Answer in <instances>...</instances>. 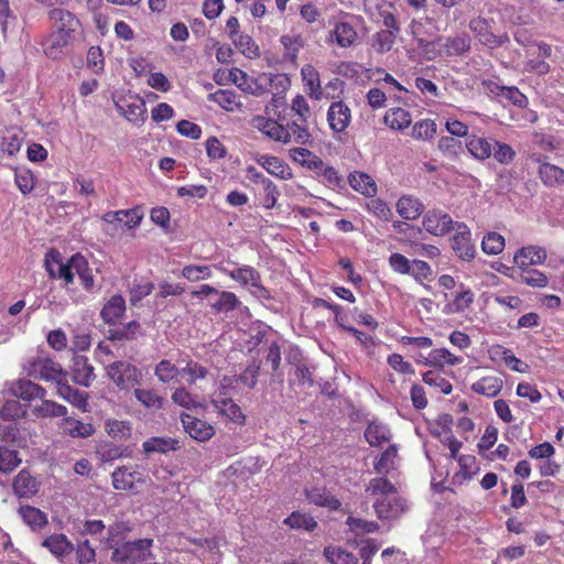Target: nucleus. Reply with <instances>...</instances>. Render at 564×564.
<instances>
[{
	"mask_svg": "<svg viewBox=\"0 0 564 564\" xmlns=\"http://www.w3.org/2000/svg\"><path fill=\"white\" fill-rule=\"evenodd\" d=\"M365 491L375 498L373 508L379 519H398L408 510L406 500L399 496L395 486L386 477L372 478Z\"/></svg>",
	"mask_w": 564,
	"mask_h": 564,
	"instance_id": "1",
	"label": "nucleus"
},
{
	"mask_svg": "<svg viewBox=\"0 0 564 564\" xmlns=\"http://www.w3.org/2000/svg\"><path fill=\"white\" fill-rule=\"evenodd\" d=\"M220 270L234 281L238 282L241 286H249L250 293L257 299L261 301L271 300L270 291L262 285L261 274L254 268L250 265H242L232 270H228L226 268H221Z\"/></svg>",
	"mask_w": 564,
	"mask_h": 564,
	"instance_id": "2",
	"label": "nucleus"
},
{
	"mask_svg": "<svg viewBox=\"0 0 564 564\" xmlns=\"http://www.w3.org/2000/svg\"><path fill=\"white\" fill-rule=\"evenodd\" d=\"M108 378L120 389L130 390L141 384V370L126 360L113 361L107 366Z\"/></svg>",
	"mask_w": 564,
	"mask_h": 564,
	"instance_id": "3",
	"label": "nucleus"
},
{
	"mask_svg": "<svg viewBox=\"0 0 564 564\" xmlns=\"http://www.w3.org/2000/svg\"><path fill=\"white\" fill-rule=\"evenodd\" d=\"M152 539H139L123 543L115 549L111 554L112 562L116 563H139L152 557Z\"/></svg>",
	"mask_w": 564,
	"mask_h": 564,
	"instance_id": "4",
	"label": "nucleus"
},
{
	"mask_svg": "<svg viewBox=\"0 0 564 564\" xmlns=\"http://www.w3.org/2000/svg\"><path fill=\"white\" fill-rule=\"evenodd\" d=\"M28 373L34 379L53 381L56 384L68 376L58 362L43 357H37L30 362Z\"/></svg>",
	"mask_w": 564,
	"mask_h": 564,
	"instance_id": "5",
	"label": "nucleus"
},
{
	"mask_svg": "<svg viewBox=\"0 0 564 564\" xmlns=\"http://www.w3.org/2000/svg\"><path fill=\"white\" fill-rule=\"evenodd\" d=\"M456 232L451 239L452 249L463 261H471L476 256V247L471 241V232L466 224L456 223Z\"/></svg>",
	"mask_w": 564,
	"mask_h": 564,
	"instance_id": "6",
	"label": "nucleus"
},
{
	"mask_svg": "<svg viewBox=\"0 0 564 564\" xmlns=\"http://www.w3.org/2000/svg\"><path fill=\"white\" fill-rule=\"evenodd\" d=\"M45 268L50 278L63 280L66 285L73 283L76 274L73 268V256L64 263L61 253L52 250L45 257Z\"/></svg>",
	"mask_w": 564,
	"mask_h": 564,
	"instance_id": "7",
	"label": "nucleus"
},
{
	"mask_svg": "<svg viewBox=\"0 0 564 564\" xmlns=\"http://www.w3.org/2000/svg\"><path fill=\"white\" fill-rule=\"evenodd\" d=\"M469 29L471 32L477 36L479 42L494 50L497 47L502 46L505 43L509 41V37L507 34L503 35H496L491 32V28L489 25V22L480 17L474 18L469 22Z\"/></svg>",
	"mask_w": 564,
	"mask_h": 564,
	"instance_id": "8",
	"label": "nucleus"
},
{
	"mask_svg": "<svg viewBox=\"0 0 564 564\" xmlns=\"http://www.w3.org/2000/svg\"><path fill=\"white\" fill-rule=\"evenodd\" d=\"M456 223L447 213L432 209L424 215L422 224L427 232L434 236H444L455 229Z\"/></svg>",
	"mask_w": 564,
	"mask_h": 564,
	"instance_id": "9",
	"label": "nucleus"
},
{
	"mask_svg": "<svg viewBox=\"0 0 564 564\" xmlns=\"http://www.w3.org/2000/svg\"><path fill=\"white\" fill-rule=\"evenodd\" d=\"M144 469L135 465L134 467L121 466L111 474L112 486L117 490H131L134 482H144Z\"/></svg>",
	"mask_w": 564,
	"mask_h": 564,
	"instance_id": "10",
	"label": "nucleus"
},
{
	"mask_svg": "<svg viewBox=\"0 0 564 564\" xmlns=\"http://www.w3.org/2000/svg\"><path fill=\"white\" fill-rule=\"evenodd\" d=\"M181 422L185 432L198 442H206L215 434V430L210 424L191 414L183 413L181 415Z\"/></svg>",
	"mask_w": 564,
	"mask_h": 564,
	"instance_id": "11",
	"label": "nucleus"
},
{
	"mask_svg": "<svg viewBox=\"0 0 564 564\" xmlns=\"http://www.w3.org/2000/svg\"><path fill=\"white\" fill-rule=\"evenodd\" d=\"M50 20L56 28V33L73 37V34L79 29V20L69 11L55 8L48 12Z\"/></svg>",
	"mask_w": 564,
	"mask_h": 564,
	"instance_id": "12",
	"label": "nucleus"
},
{
	"mask_svg": "<svg viewBox=\"0 0 564 564\" xmlns=\"http://www.w3.org/2000/svg\"><path fill=\"white\" fill-rule=\"evenodd\" d=\"M350 109L343 101L332 102L327 111V121L335 132H343L350 123Z\"/></svg>",
	"mask_w": 564,
	"mask_h": 564,
	"instance_id": "13",
	"label": "nucleus"
},
{
	"mask_svg": "<svg viewBox=\"0 0 564 564\" xmlns=\"http://www.w3.org/2000/svg\"><path fill=\"white\" fill-rule=\"evenodd\" d=\"M56 393L58 397L69 402L83 412L87 411L88 408V393L80 391L68 384L67 378L58 381L56 384Z\"/></svg>",
	"mask_w": 564,
	"mask_h": 564,
	"instance_id": "14",
	"label": "nucleus"
},
{
	"mask_svg": "<svg viewBox=\"0 0 564 564\" xmlns=\"http://www.w3.org/2000/svg\"><path fill=\"white\" fill-rule=\"evenodd\" d=\"M256 162L265 169L268 173L281 180H291L293 177L291 167L278 156L260 154L257 155Z\"/></svg>",
	"mask_w": 564,
	"mask_h": 564,
	"instance_id": "15",
	"label": "nucleus"
},
{
	"mask_svg": "<svg viewBox=\"0 0 564 564\" xmlns=\"http://www.w3.org/2000/svg\"><path fill=\"white\" fill-rule=\"evenodd\" d=\"M11 391L14 397L23 401H32L35 399L43 400L46 395V390L31 380H18L12 383Z\"/></svg>",
	"mask_w": 564,
	"mask_h": 564,
	"instance_id": "16",
	"label": "nucleus"
},
{
	"mask_svg": "<svg viewBox=\"0 0 564 564\" xmlns=\"http://www.w3.org/2000/svg\"><path fill=\"white\" fill-rule=\"evenodd\" d=\"M546 259V251L536 246H528L519 249L514 254V263L521 268H531L541 264Z\"/></svg>",
	"mask_w": 564,
	"mask_h": 564,
	"instance_id": "17",
	"label": "nucleus"
},
{
	"mask_svg": "<svg viewBox=\"0 0 564 564\" xmlns=\"http://www.w3.org/2000/svg\"><path fill=\"white\" fill-rule=\"evenodd\" d=\"M494 140L492 138H481L473 134L466 140V149L476 160L485 161L492 154Z\"/></svg>",
	"mask_w": 564,
	"mask_h": 564,
	"instance_id": "18",
	"label": "nucleus"
},
{
	"mask_svg": "<svg viewBox=\"0 0 564 564\" xmlns=\"http://www.w3.org/2000/svg\"><path fill=\"white\" fill-rule=\"evenodd\" d=\"M72 372L73 381L84 387H89L95 378L94 367L88 364V359L84 356L74 357Z\"/></svg>",
	"mask_w": 564,
	"mask_h": 564,
	"instance_id": "19",
	"label": "nucleus"
},
{
	"mask_svg": "<svg viewBox=\"0 0 564 564\" xmlns=\"http://www.w3.org/2000/svg\"><path fill=\"white\" fill-rule=\"evenodd\" d=\"M42 546L56 557H64L74 551V544L63 533H55L44 539Z\"/></svg>",
	"mask_w": 564,
	"mask_h": 564,
	"instance_id": "20",
	"label": "nucleus"
},
{
	"mask_svg": "<svg viewBox=\"0 0 564 564\" xmlns=\"http://www.w3.org/2000/svg\"><path fill=\"white\" fill-rule=\"evenodd\" d=\"M424 210L422 202L413 196L404 195L399 198L397 203L398 214L406 220H414L419 218Z\"/></svg>",
	"mask_w": 564,
	"mask_h": 564,
	"instance_id": "21",
	"label": "nucleus"
},
{
	"mask_svg": "<svg viewBox=\"0 0 564 564\" xmlns=\"http://www.w3.org/2000/svg\"><path fill=\"white\" fill-rule=\"evenodd\" d=\"M365 438L370 446H381L391 440V432L388 425L372 421L365 430Z\"/></svg>",
	"mask_w": 564,
	"mask_h": 564,
	"instance_id": "22",
	"label": "nucleus"
},
{
	"mask_svg": "<svg viewBox=\"0 0 564 564\" xmlns=\"http://www.w3.org/2000/svg\"><path fill=\"white\" fill-rule=\"evenodd\" d=\"M13 490L20 498H30L37 492V482L26 470H21L13 481Z\"/></svg>",
	"mask_w": 564,
	"mask_h": 564,
	"instance_id": "23",
	"label": "nucleus"
},
{
	"mask_svg": "<svg viewBox=\"0 0 564 564\" xmlns=\"http://www.w3.org/2000/svg\"><path fill=\"white\" fill-rule=\"evenodd\" d=\"M126 303L121 295L112 296L102 307L100 315L107 324H116L124 314Z\"/></svg>",
	"mask_w": 564,
	"mask_h": 564,
	"instance_id": "24",
	"label": "nucleus"
},
{
	"mask_svg": "<svg viewBox=\"0 0 564 564\" xmlns=\"http://www.w3.org/2000/svg\"><path fill=\"white\" fill-rule=\"evenodd\" d=\"M502 379L497 376H487L471 384L475 393L482 394L488 398L496 397L502 389Z\"/></svg>",
	"mask_w": 564,
	"mask_h": 564,
	"instance_id": "25",
	"label": "nucleus"
},
{
	"mask_svg": "<svg viewBox=\"0 0 564 564\" xmlns=\"http://www.w3.org/2000/svg\"><path fill=\"white\" fill-rule=\"evenodd\" d=\"M290 158L301 165L312 171L323 169V161L312 151L305 148H294L290 150Z\"/></svg>",
	"mask_w": 564,
	"mask_h": 564,
	"instance_id": "26",
	"label": "nucleus"
},
{
	"mask_svg": "<svg viewBox=\"0 0 564 564\" xmlns=\"http://www.w3.org/2000/svg\"><path fill=\"white\" fill-rule=\"evenodd\" d=\"M63 430L72 437L86 438L94 434L95 429L90 423H84L70 416L63 419Z\"/></svg>",
	"mask_w": 564,
	"mask_h": 564,
	"instance_id": "27",
	"label": "nucleus"
},
{
	"mask_svg": "<svg viewBox=\"0 0 564 564\" xmlns=\"http://www.w3.org/2000/svg\"><path fill=\"white\" fill-rule=\"evenodd\" d=\"M73 268L76 271V274L82 281V284L85 290L91 291L94 289V274L93 270L88 265V261L80 253H76L73 256Z\"/></svg>",
	"mask_w": 564,
	"mask_h": 564,
	"instance_id": "28",
	"label": "nucleus"
},
{
	"mask_svg": "<svg viewBox=\"0 0 564 564\" xmlns=\"http://www.w3.org/2000/svg\"><path fill=\"white\" fill-rule=\"evenodd\" d=\"M349 185L357 192L371 196L376 194L377 186L371 176L362 172H354L348 176Z\"/></svg>",
	"mask_w": 564,
	"mask_h": 564,
	"instance_id": "29",
	"label": "nucleus"
},
{
	"mask_svg": "<svg viewBox=\"0 0 564 564\" xmlns=\"http://www.w3.org/2000/svg\"><path fill=\"white\" fill-rule=\"evenodd\" d=\"M337 45L340 47H350L357 40V32L348 22H338L332 32Z\"/></svg>",
	"mask_w": 564,
	"mask_h": 564,
	"instance_id": "30",
	"label": "nucleus"
},
{
	"mask_svg": "<svg viewBox=\"0 0 564 564\" xmlns=\"http://www.w3.org/2000/svg\"><path fill=\"white\" fill-rule=\"evenodd\" d=\"M539 174L546 186L554 187L564 184V170L554 164L542 163L539 167Z\"/></svg>",
	"mask_w": 564,
	"mask_h": 564,
	"instance_id": "31",
	"label": "nucleus"
},
{
	"mask_svg": "<svg viewBox=\"0 0 564 564\" xmlns=\"http://www.w3.org/2000/svg\"><path fill=\"white\" fill-rule=\"evenodd\" d=\"M70 41L72 37L54 32L47 39L44 52L48 57L57 59L63 55L64 48L70 43Z\"/></svg>",
	"mask_w": 564,
	"mask_h": 564,
	"instance_id": "32",
	"label": "nucleus"
},
{
	"mask_svg": "<svg viewBox=\"0 0 564 564\" xmlns=\"http://www.w3.org/2000/svg\"><path fill=\"white\" fill-rule=\"evenodd\" d=\"M212 405L224 416L237 424H243L246 416L232 399L226 401H212Z\"/></svg>",
	"mask_w": 564,
	"mask_h": 564,
	"instance_id": "33",
	"label": "nucleus"
},
{
	"mask_svg": "<svg viewBox=\"0 0 564 564\" xmlns=\"http://www.w3.org/2000/svg\"><path fill=\"white\" fill-rule=\"evenodd\" d=\"M34 415L37 417H63L67 416V408L65 405L58 404L51 400H45L43 398L40 405L34 406L33 409Z\"/></svg>",
	"mask_w": 564,
	"mask_h": 564,
	"instance_id": "34",
	"label": "nucleus"
},
{
	"mask_svg": "<svg viewBox=\"0 0 564 564\" xmlns=\"http://www.w3.org/2000/svg\"><path fill=\"white\" fill-rule=\"evenodd\" d=\"M19 514L33 530L41 529L47 524L46 514L35 507L22 506L19 508Z\"/></svg>",
	"mask_w": 564,
	"mask_h": 564,
	"instance_id": "35",
	"label": "nucleus"
},
{
	"mask_svg": "<svg viewBox=\"0 0 564 564\" xmlns=\"http://www.w3.org/2000/svg\"><path fill=\"white\" fill-rule=\"evenodd\" d=\"M178 449V442L170 437H151L143 443L145 454L167 453Z\"/></svg>",
	"mask_w": 564,
	"mask_h": 564,
	"instance_id": "36",
	"label": "nucleus"
},
{
	"mask_svg": "<svg viewBox=\"0 0 564 564\" xmlns=\"http://www.w3.org/2000/svg\"><path fill=\"white\" fill-rule=\"evenodd\" d=\"M301 75L303 82L310 88V97L321 99L322 88L318 72L312 65H305L302 67Z\"/></svg>",
	"mask_w": 564,
	"mask_h": 564,
	"instance_id": "37",
	"label": "nucleus"
},
{
	"mask_svg": "<svg viewBox=\"0 0 564 564\" xmlns=\"http://www.w3.org/2000/svg\"><path fill=\"white\" fill-rule=\"evenodd\" d=\"M216 295L218 297L212 304V307L216 313H228L241 305L240 300L232 292L218 291Z\"/></svg>",
	"mask_w": 564,
	"mask_h": 564,
	"instance_id": "38",
	"label": "nucleus"
},
{
	"mask_svg": "<svg viewBox=\"0 0 564 564\" xmlns=\"http://www.w3.org/2000/svg\"><path fill=\"white\" fill-rule=\"evenodd\" d=\"M306 497L311 503L321 507H328L332 510H337L341 503L338 499L326 492L324 489L313 488L306 491Z\"/></svg>",
	"mask_w": 564,
	"mask_h": 564,
	"instance_id": "39",
	"label": "nucleus"
},
{
	"mask_svg": "<svg viewBox=\"0 0 564 564\" xmlns=\"http://www.w3.org/2000/svg\"><path fill=\"white\" fill-rule=\"evenodd\" d=\"M384 122L394 130H403L411 123V115L402 108L390 109L384 116Z\"/></svg>",
	"mask_w": 564,
	"mask_h": 564,
	"instance_id": "40",
	"label": "nucleus"
},
{
	"mask_svg": "<svg viewBox=\"0 0 564 564\" xmlns=\"http://www.w3.org/2000/svg\"><path fill=\"white\" fill-rule=\"evenodd\" d=\"M519 282L527 284L532 288H544L547 284V278L545 274L536 269L521 268L517 275Z\"/></svg>",
	"mask_w": 564,
	"mask_h": 564,
	"instance_id": "41",
	"label": "nucleus"
},
{
	"mask_svg": "<svg viewBox=\"0 0 564 564\" xmlns=\"http://www.w3.org/2000/svg\"><path fill=\"white\" fill-rule=\"evenodd\" d=\"M398 457L397 445H390L375 463V470L380 475L389 474L395 468V459Z\"/></svg>",
	"mask_w": 564,
	"mask_h": 564,
	"instance_id": "42",
	"label": "nucleus"
},
{
	"mask_svg": "<svg viewBox=\"0 0 564 564\" xmlns=\"http://www.w3.org/2000/svg\"><path fill=\"white\" fill-rule=\"evenodd\" d=\"M208 100L218 104L227 111H234L240 106L237 101V95L234 90L219 89L208 95Z\"/></svg>",
	"mask_w": 564,
	"mask_h": 564,
	"instance_id": "43",
	"label": "nucleus"
},
{
	"mask_svg": "<svg viewBox=\"0 0 564 564\" xmlns=\"http://www.w3.org/2000/svg\"><path fill=\"white\" fill-rule=\"evenodd\" d=\"M141 332V326L138 322H130L120 327L113 328L109 330V339L115 340H132L135 339L137 336Z\"/></svg>",
	"mask_w": 564,
	"mask_h": 564,
	"instance_id": "44",
	"label": "nucleus"
},
{
	"mask_svg": "<svg viewBox=\"0 0 564 564\" xmlns=\"http://www.w3.org/2000/svg\"><path fill=\"white\" fill-rule=\"evenodd\" d=\"M324 555L332 564H357L358 558L355 554L335 546L324 549Z\"/></svg>",
	"mask_w": 564,
	"mask_h": 564,
	"instance_id": "45",
	"label": "nucleus"
},
{
	"mask_svg": "<svg viewBox=\"0 0 564 564\" xmlns=\"http://www.w3.org/2000/svg\"><path fill=\"white\" fill-rule=\"evenodd\" d=\"M260 130L272 140L283 143L290 142V130L274 120L267 119Z\"/></svg>",
	"mask_w": 564,
	"mask_h": 564,
	"instance_id": "46",
	"label": "nucleus"
},
{
	"mask_svg": "<svg viewBox=\"0 0 564 564\" xmlns=\"http://www.w3.org/2000/svg\"><path fill=\"white\" fill-rule=\"evenodd\" d=\"M283 523L292 529H303L305 531H313L317 527V522L313 519V517L296 511L292 512L288 518H285Z\"/></svg>",
	"mask_w": 564,
	"mask_h": 564,
	"instance_id": "47",
	"label": "nucleus"
},
{
	"mask_svg": "<svg viewBox=\"0 0 564 564\" xmlns=\"http://www.w3.org/2000/svg\"><path fill=\"white\" fill-rule=\"evenodd\" d=\"M445 48L449 55H464L470 50V37L465 33L447 37Z\"/></svg>",
	"mask_w": 564,
	"mask_h": 564,
	"instance_id": "48",
	"label": "nucleus"
},
{
	"mask_svg": "<svg viewBox=\"0 0 564 564\" xmlns=\"http://www.w3.org/2000/svg\"><path fill=\"white\" fill-rule=\"evenodd\" d=\"M437 147L443 155L449 160L458 159L459 154L463 152L462 141L449 135L442 137L438 140Z\"/></svg>",
	"mask_w": 564,
	"mask_h": 564,
	"instance_id": "49",
	"label": "nucleus"
},
{
	"mask_svg": "<svg viewBox=\"0 0 564 564\" xmlns=\"http://www.w3.org/2000/svg\"><path fill=\"white\" fill-rule=\"evenodd\" d=\"M235 46L247 57L254 58L260 55L259 46L247 34L239 33L237 36L231 39Z\"/></svg>",
	"mask_w": 564,
	"mask_h": 564,
	"instance_id": "50",
	"label": "nucleus"
},
{
	"mask_svg": "<svg viewBox=\"0 0 564 564\" xmlns=\"http://www.w3.org/2000/svg\"><path fill=\"white\" fill-rule=\"evenodd\" d=\"M304 123L305 122L293 121L285 127L286 130H290V142L294 141L302 145L312 143L311 133Z\"/></svg>",
	"mask_w": 564,
	"mask_h": 564,
	"instance_id": "51",
	"label": "nucleus"
},
{
	"mask_svg": "<svg viewBox=\"0 0 564 564\" xmlns=\"http://www.w3.org/2000/svg\"><path fill=\"white\" fill-rule=\"evenodd\" d=\"M435 133L436 123L431 119H424L414 123L411 135L416 140H430Z\"/></svg>",
	"mask_w": 564,
	"mask_h": 564,
	"instance_id": "52",
	"label": "nucleus"
},
{
	"mask_svg": "<svg viewBox=\"0 0 564 564\" xmlns=\"http://www.w3.org/2000/svg\"><path fill=\"white\" fill-rule=\"evenodd\" d=\"M135 399L145 408L162 409L163 398L151 389H134Z\"/></svg>",
	"mask_w": 564,
	"mask_h": 564,
	"instance_id": "53",
	"label": "nucleus"
},
{
	"mask_svg": "<svg viewBox=\"0 0 564 564\" xmlns=\"http://www.w3.org/2000/svg\"><path fill=\"white\" fill-rule=\"evenodd\" d=\"M154 375L163 383H169L177 376H181L180 369L170 360H161L154 369Z\"/></svg>",
	"mask_w": 564,
	"mask_h": 564,
	"instance_id": "54",
	"label": "nucleus"
},
{
	"mask_svg": "<svg viewBox=\"0 0 564 564\" xmlns=\"http://www.w3.org/2000/svg\"><path fill=\"white\" fill-rule=\"evenodd\" d=\"M505 238L498 232H488L482 241L481 249L487 254H498L503 250Z\"/></svg>",
	"mask_w": 564,
	"mask_h": 564,
	"instance_id": "55",
	"label": "nucleus"
},
{
	"mask_svg": "<svg viewBox=\"0 0 564 564\" xmlns=\"http://www.w3.org/2000/svg\"><path fill=\"white\" fill-rule=\"evenodd\" d=\"M491 155L498 163L508 165L514 160L516 151L509 144L494 140Z\"/></svg>",
	"mask_w": 564,
	"mask_h": 564,
	"instance_id": "56",
	"label": "nucleus"
},
{
	"mask_svg": "<svg viewBox=\"0 0 564 564\" xmlns=\"http://www.w3.org/2000/svg\"><path fill=\"white\" fill-rule=\"evenodd\" d=\"M261 361L259 359H253L243 370L242 373L239 375L238 380L247 386L250 389H253L258 382V377L260 373Z\"/></svg>",
	"mask_w": 564,
	"mask_h": 564,
	"instance_id": "57",
	"label": "nucleus"
},
{
	"mask_svg": "<svg viewBox=\"0 0 564 564\" xmlns=\"http://www.w3.org/2000/svg\"><path fill=\"white\" fill-rule=\"evenodd\" d=\"M182 276L192 282L206 280L212 276V270L208 265L188 264L182 269Z\"/></svg>",
	"mask_w": 564,
	"mask_h": 564,
	"instance_id": "58",
	"label": "nucleus"
},
{
	"mask_svg": "<svg viewBox=\"0 0 564 564\" xmlns=\"http://www.w3.org/2000/svg\"><path fill=\"white\" fill-rule=\"evenodd\" d=\"M74 551L76 552V558L78 564H95L96 563V552L95 549L90 545L89 541L86 539L84 541H79L77 546H74Z\"/></svg>",
	"mask_w": 564,
	"mask_h": 564,
	"instance_id": "59",
	"label": "nucleus"
},
{
	"mask_svg": "<svg viewBox=\"0 0 564 564\" xmlns=\"http://www.w3.org/2000/svg\"><path fill=\"white\" fill-rule=\"evenodd\" d=\"M474 302V293L469 290H463L456 294L455 299L448 304V312L459 313L465 311Z\"/></svg>",
	"mask_w": 564,
	"mask_h": 564,
	"instance_id": "60",
	"label": "nucleus"
},
{
	"mask_svg": "<svg viewBox=\"0 0 564 564\" xmlns=\"http://www.w3.org/2000/svg\"><path fill=\"white\" fill-rule=\"evenodd\" d=\"M397 33L393 31L381 30L375 35L373 46L378 53L389 52L395 41Z\"/></svg>",
	"mask_w": 564,
	"mask_h": 564,
	"instance_id": "61",
	"label": "nucleus"
},
{
	"mask_svg": "<svg viewBox=\"0 0 564 564\" xmlns=\"http://www.w3.org/2000/svg\"><path fill=\"white\" fill-rule=\"evenodd\" d=\"M17 17L10 8L9 0H0V32L6 37L8 29L14 25Z\"/></svg>",
	"mask_w": 564,
	"mask_h": 564,
	"instance_id": "62",
	"label": "nucleus"
},
{
	"mask_svg": "<svg viewBox=\"0 0 564 564\" xmlns=\"http://www.w3.org/2000/svg\"><path fill=\"white\" fill-rule=\"evenodd\" d=\"M21 459L15 451L0 447V471L10 473L19 466Z\"/></svg>",
	"mask_w": 564,
	"mask_h": 564,
	"instance_id": "63",
	"label": "nucleus"
},
{
	"mask_svg": "<svg viewBox=\"0 0 564 564\" xmlns=\"http://www.w3.org/2000/svg\"><path fill=\"white\" fill-rule=\"evenodd\" d=\"M181 377L188 376V382L194 383L198 379H204L208 375V369L200 364L189 360L185 367L180 369Z\"/></svg>",
	"mask_w": 564,
	"mask_h": 564,
	"instance_id": "64",
	"label": "nucleus"
}]
</instances>
